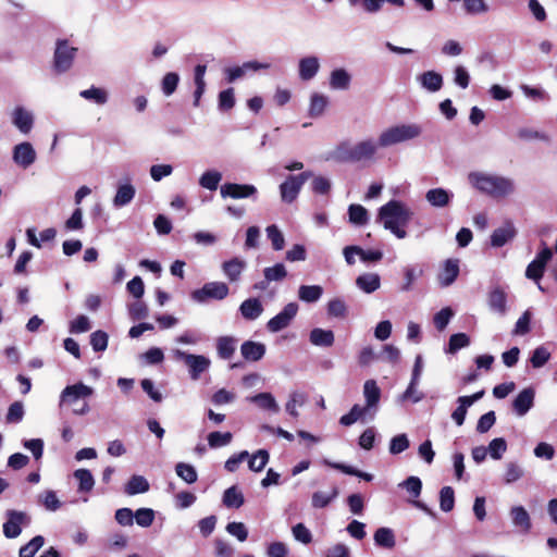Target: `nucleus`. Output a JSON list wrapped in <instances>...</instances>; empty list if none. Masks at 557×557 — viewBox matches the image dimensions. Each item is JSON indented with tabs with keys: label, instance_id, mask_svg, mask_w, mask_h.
Wrapping results in <instances>:
<instances>
[{
	"label": "nucleus",
	"instance_id": "obj_1",
	"mask_svg": "<svg viewBox=\"0 0 557 557\" xmlns=\"http://www.w3.org/2000/svg\"><path fill=\"white\" fill-rule=\"evenodd\" d=\"M467 180L473 189L493 199L508 198L517 189L513 178L492 172L472 171Z\"/></svg>",
	"mask_w": 557,
	"mask_h": 557
},
{
	"label": "nucleus",
	"instance_id": "obj_2",
	"mask_svg": "<svg viewBox=\"0 0 557 557\" xmlns=\"http://www.w3.org/2000/svg\"><path fill=\"white\" fill-rule=\"evenodd\" d=\"M413 215L411 209L399 200H389L379 209L377 218L383 223L385 230L389 231L398 239L407 237L404 227L409 223Z\"/></svg>",
	"mask_w": 557,
	"mask_h": 557
},
{
	"label": "nucleus",
	"instance_id": "obj_3",
	"mask_svg": "<svg viewBox=\"0 0 557 557\" xmlns=\"http://www.w3.org/2000/svg\"><path fill=\"white\" fill-rule=\"evenodd\" d=\"M422 134V126L418 123H399L384 128L380 135L382 149L405 144L417 139Z\"/></svg>",
	"mask_w": 557,
	"mask_h": 557
},
{
	"label": "nucleus",
	"instance_id": "obj_4",
	"mask_svg": "<svg viewBox=\"0 0 557 557\" xmlns=\"http://www.w3.org/2000/svg\"><path fill=\"white\" fill-rule=\"evenodd\" d=\"M173 357L175 360L183 361L188 369V373L191 380H199L200 375L208 371L211 361L203 355L188 354L181 349L173 350Z\"/></svg>",
	"mask_w": 557,
	"mask_h": 557
},
{
	"label": "nucleus",
	"instance_id": "obj_5",
	"mask_svg": "<svg viewBox=\"0 0 557 557\" xmlns=\"http://www.w3.org/2000/svg\"><path fill=\"white\" fill-rule=\"evenodd\" d=\"M230 293L228 286L223 282H209L201 288L191 292L190 297L197 304H207L209 300H222Z\"/></svg>",
	"mask_w": 557,
	"mask_h": 557
},
{
	"label": "nucleus",
	"instance_id": "obj_6",
	"mask_svg": "<svg viewBox=\"0 0 557 557\" xmlns=\"http://www.w3.org/2000/svg\"><path fill=\"white\" fill-rule=\"evenodd\" d=\"M77 48L70 46L66 39H59L53 54V70L58 74L67 72L75 59Z\"/></svg>",
	"mask_w": 557,
	"mask_h": 557
},
{
	"label": "nucleus",
	"instance_id": "obj_7",
	"mask_svg": "<svg viewBox=\"0 0 557 557\" xmlns=\"http://www.w3.org/2000/svg\"><path fill=\"white\" fill-rule=\"evenodd\" d=\"M542 250L536 255L534 260L528 264L525 269V277L534 281L536 284H539V281H541L543 277L545 268L553 257L552 249L548 248L544 242L542 243Z\"/></svg>",
	"mask_w": 557,
	"mask_h": 557
},
{
	"label": "nucleus",
	"instance_id": "obj_8",
	"mask_svg": "<svg viewBox=\"0 0 557 557\" xmlns=\"http://www.w3.org/2000/svg\"><path fill=\"white\" fill-rule=\"evenodd\" d=\"M7 521L3 523V534L7 539H15L22 532V525L30 523V517L24 512L9 509L5 512Z\"/></svg>",
	"mask_w": 557,
	"mask_h": 557
},
{
	"label": "nucleus",
	"instance_id": "obj_9",
	"mask_svg": "<svg viewBox=\"0 0 557 557\" xmlns=\"http://www.w3.org/2000/svg\"><path fill=\"white\" fill-rule=\"evenodd\" d=\"M94 394V388L82 383H75L73 385H67L60 394L59 406H73L78 400L87 399Z\"/></svg>",
	"mask_w": 557,
	"mask_h": 557
},
{
	"label": "nucleus",
	"instance_id": "obj_10",
	"mask_svg": "<svg viewBox=\"0 0 557 557\" xmlns=\"http://www.w3.org/2000/svg\"><path fill=\"white\" fill-rule=\"evenodd\" d=\"M379 149H382L379 138L367 137L357 141L354 144V163L373 161Z\"/></svg>",
	"mask_w": 557,
	"mask_h": 557
},
{
	"label": "nucleus",
	"instance_id": "obj_11",
	"mask_svg": "<svg viewBox=\"0 0 557 557\" xmlns=\"http://www.w3.org/2000/svg\"><path fill=\"white\" fill-rule=\"evenodd\" d=\"M298 312V305L296 302L287 304L282 311L270 319L267 323V329L272 333H277L287 327Z\"/></svg>",
	"mask_w": 557,
	"mask_h": 557
},
{
	"label": "nucleus",
	"instance_id": "obj_12",
	"mask_svg": "<svg viewBox=\"0 0 557 557\" xmlns=\"http://www.w3.org/2000/svg\"><path fill=\"white\" fill-rule=\"evenodd\" d=\"M363 397L366 405L363 408L373 418L379 410L381 399V389L374 380H367L363 384Z\"/></svg>",
	"mask_w": 557,
	"mask_h": 557
},
{
	"label": "nucleus",
	"instance_id": "obj_13",
	"mask_svg": "<svg viewBox=\"0 0 557 557\" xmlns=\"http://www.w3.org/2000/svg\"><path fill=\"white\" fill-rule=\"evenodd\" d=\"M222 198L244 199L257 194V188L250 184L225 183L221 186Z\"/></svg>",
	"mask_w": 557,
	"mask_h": 557
},
{
	"label": "nucleus",
	"instance_id": "obj_14",
	"mask_svg": "<svg viewBox=\"0 0 557 557\" xmlns=\"http://www.w3.org/2000/svg\"><path fill=\"white\" fill-rule=\"evenodd\" d=\"M36 151L28 141H23L14 146L12 151L13 161L22 169L29 168L36 161Z\"/></svg>",
	"mask_w": 557,
	"mask_h": 557
},
{
	"label": "nucleus",
	"instance_id": "obj_15",
	"mask_svg": "<svg viewBox=\"0 0 557 557\" xmlns=\"http://www.w3.org/2000/svg\"><path fill=\"white\" fill-rule=\"evenodd\" d=\"M12 124L22 133L28 134L34 126V114L23 106H16L11 113Z\"/></svg>",
	"mask_w": 557,
	"mask_h": 557
},
{
	"label": "nucleus",
	"instance_id": "obj_16",
	"mask_svg": "<svg viewBox=\"0 0 557 557\" xmlns=\"http://www.w3.org/2000/svg\"><path fill=\"white\" fill-rule=\"evenodd\" d=\"M426 202L435 208V209H444L447 208L453 199L454 193L449 189H445L443 187L431 188L425 193Z\"/></svg>",
	"mask_w": 557,
	"mask_h": 557
},
{
	"label": "nucleus",
	"instance_id": "obj_17",
	"mask_svg": "<svg viewBox=\"0 0 557 557\" xmlns=\"http://www.w3.org/2000/svg\"><path fill=\"white\" fill-rule=\"evenodd\" d=\"M484 396V391H479L470 396H460L457 399L458 407L453 411L451 419L455 423L460 426L465 423L467 410L475 401L480 400Z\"/></svg>",
	"mask_w": 557,
	"mask_h": 557
},
{
	"label": "nucleus",
	"instance_id": "obj_18",
	"mask_svg": "<svg viewBox=\"0 0 557 557\" xmlns=\"http://www.w3.org/2000/svg\"><path fill=\"white\" fill-rule=\"evenodd\" d=\"M416 79L422 89L431 94L440 91L444 85L443 75L434 70L419 74Z\"/></svg>",
	"mask_w": 557,
	"mask_h": 557
},
{
	"label": "nucleus",
	"instance_id": "obj_19",
	"mask_svg": "<svg viewBox=\"0 0 557 557\" xmlns=\"http://www.w3.org/2000/svg\"><path fill=\"white\" fill-rule=\"evenodd\" d=\"M517 234V230L511 221H506L500 227L494 230L491 235V246L500 248L508 242L512 240Z\"/></svg>",
	"mask_w": 557,
	"mask_h": 557
},
{
	"label": "nucleus",
	"instance_id": "obj_20",
	"mask_svg": "<svg viewBox=\"0 0 557 557\" xmlns=\"http://www.w3.org/2000/svg\"><path fill=\"white\" fill-rule=\"evenodd\" d=\"M320 70V61L314 55L301 58L298 63V75L301 81H311Z\"/></svg>",
	"mask_w": 557,
	"mask_h": 557
},
{
	"label": "nucleus",
	"instance_id": "obj_21",
	"mask_svg": "<svg viewBox=\"0 0 557 557\" xmlns=\"http://www.w3.org/2000/svg\"><path fill=\"white\" fill-rule=\"evenodd\" d=\"M535 393L533 388L522 389L513 399L512 407L519 417H523L533 407Z\"/></svg>",
	"mask_w": 557,
	"mask_h": 557
},
{
	"label": "nucleus",
	"instance_id": "obj_22",
	"mask_svg": "<svg viewBox=\"0 0 557 557\" xmlns=\"http://www.w3.org/2000/svg\"><path fill=\"white\" fill-rule=\"evenodd\" d=\"M459 274V261L457 259H448L445 261L437 280L442 287L450 286Z\"/></svg>",
	"mask_w": 557,
	"mask_h": 557
},
{
	"label": "nucleus",
	"instance_id": "obj_23",
	"mask_svg": "<svg viewBox=\"0 0 557 557\" xmlns=\"http://www.w3.org/2000/svg\"><path fill=\"white\" fill-rule=\"evenodd\" d=\"M510 518L513 527L522 533H529L532 528L531 517L523 506H513L510 509Z\"/></svg>",
	"mask_w": 557,
	"mask_h": 557
},
{
	"label": "nucleus",
	"instance_id": "obj_24",
	"mask_svg": "<svg viewBox=\"0 0 557 557\" xmlns=\"http://www.w3.org/2000/svg\"><path fill=\"white\" fill-rule=\"evenodd\" d=\"M265 345L259 342L246 341L240 346V354L247 361H259L265 355Z\"/></svg>",
	"mask_w": 557,
	"mask_h": 557
},
{
	"label": "nucleus",
	"instance_id": "obj_25",
	"mask_svg": "<svg viewBox=\"0 0 557 557\" xmlns=\"http://www.w3.org/2000/svg\"><path fill=\"white\" fill-rule=\"evenodd\" d=\"M246 399L270 413H278L280 411V406L271 393H259L253 396H249Z\"/></svg>",
	"mask_w": 557,
	"mask_h": 557
},
{
	"label": "nucleus",
	"instance_id": "obj_26",
	"mask_svg": "<svg viewBox=\"0 0 557 557\" xmlns=\"http://www.w3.org/2000/svg\"><path fill=\"white\" fill-rule=\"evenodd\" d=\"M302 186L294 178V175H288L286 180L280 185V194L283 202L292 203L299 195Z\"/></svg>",
	"mask_w": 557,
	"mask_h": 557
},
{
	"label": "nucleus",
	"instance_id": "obj_27",
	"mask_svg": "<svg viewBox=\"0 0 557 557\" xmlns=\"http://www.w3.org/2000/svg\"><path fill=\"white\" fill-rule=\"evenodd\" d=\"M242 317L248 321L257 320L263 312V306L258 298H248L239 306Z\"/></svg>",
	"mask_w": 557,
	"mask_h": 557
},
{
	"label": "nucleus",
	"instance_id": "obj_28",
	"mask_svg": "<svg viewBox=\"0 0 557 557\" xmlns=\"http://www.w3.org/2000/svg\"><path fill=\"white\" fill-rule=\"evenodd\" d=\"M356 286L366 294H372L381 286V277L376 273H363L356 278Z\"/></svg>",
	"mask_w": 557,
	"mask_h": 557
},
{
	"label": "nucleus",
	"instance_id": "obj_29",
	"mask_svg": "<svg viewBox=\"0 0 557 557\" xmlns=\"http://www.w3.org/2000/svg\"><path fill=\"white\" fill-rule=\"evenodd\" d=\"M327 159L337 162L354 163V145H351L348 140L341 141L330 153Z\"/></svg>",
	"mask_w": 557,
	"mask_h": 557
},
{
	"label": "nucleus",
	"instance_id": "obj_30",
	"mask_svg": "<svg viewBox=\"0 0 557 557\" xmlns=\"http://www.w3.org/2000/svg\"><path fill=\"white\" fill-rule=\"evenodd\" d=\"M351 83V75L345 69H335L330 74V87L334 90H347Z\"/></svg>",
	"mask_w": 557,
	"mask_h": 557
},
{
	"label": "nucleus",
	"instance_id": "obj_31",
	"mask_svg": "<svg viewBox=\"0 0 557 557\" xmlns=\"http://www.w3.org/2000/svg\"><path fill=\"white\" fill-rule=\"evenodd\" d=\"M246 268V262L239 258H233L223 262L222 270L224 275L230 282H237L240 278L242 272Z\"/></svg>",
	"mask_w": 557,
	"mask_h": 557
},
{
	"label": "nucleus",
	"instance_id": "obj_32",
	"mask_svg": "<svg viewBox=\"0 0 557 557\" xmlns=\"http://www.w3.org/2000/svg\"><path fill=\"white\" fill-rule=\"evenodd\" d=\"M135 195H136V189L132 184H129V183L121 184V185H119L116 194L113 198V206L115 208L125 207L132 202Z\"/></svg>",
	"mask_w": 557,
	"mask_h": 557
},
{
	"label": "nucleus",
	"instance_id": "obj_33",
	"mask_svg": "<svg viewBox=\"0 0 557 557\" xmlns=\"http://www.w3.org/2000/svg\"><path fill=\"white\" fill-rule=\"evenodd\" d=\"M506 304L507 295L502 288L496 287L490 292L488 306L492 311L497 312L500 315H504L507 311Z\"/></svg>",
	"mask_w": 557,
	"mask_h": 557
},
{
	"label": "nucleus",
	"instance_id": "obj_34",
	"mask_svg": "<svg viewBox=\"0 0 557 557\" xmlns=\"http://www.w3.org/2000/svg\"><path fill=\"white\" fill-rule=\"evenodd\" d=\"M237 339L232 336H221L216 339V351L221 359L228 360L236 350Z\"/></svg>",
	"mask_w": 557,
	"mask_h": 557
},
{
	"label": "nucleus",
	"instance_id": "obj_35",
	"mask_svg": "<svg viewBox=\"0 0 557 557\" xmlns=\"http://www.w3.org/2000/svg\"><path fill=\"white\" fill-rule=\"evenodd\" d=\"M310 343L319 347H331L334 344V333L331 330L315 327L310 332Z\"/></svg>",
	"mask_w": 557,
	"mask_h": 557
},
{
	"label": "nucleus",
	"instance_id": "obj_36",
	"mask_svg": "<svg viewBox=\"0 0 557 557\" xmlns=\"http://www.w3.org/2000/svg\"><path fill=\"white\" fill-rule=\"evenodd\" d=\"M322 295L323 288L320 285H300L298 288V298L307 304L319 301Z\"/></svg>",
	"mask_w": 557,
	"mask_h": 557
},
{
	"label": "nucleus",
	"instance_id": "obj_37",
	"mask_svg": "<svg viewBox=\"0 0 557 557\" xmlns=\"http://www.w3.org/2000/svg\"><path fill=\"white\" fill-rule=\"evenodd\" d=\"M79 96L85 100L91 101L98 106H103L109 100V94L106 89L91 86L88 89L79 91Z\"/></svg>",
	"mask_w": 557,
	"mask_h": 557
},
{
	"label": "nucleus",
	"instance_id": "obj_38",
	"mask_svg": "<svg viewBox=\"0 0 557 557\" xmlns=\"http://www.w3.org/2000/svg\"><path fill=\"white\" fill-rule=\"evenodd\" d=\"M374 542L377 546L383 548H393L396 544L394 531L389 528H379L374 533Z\"/></svg>",
	"mask_w": 557,
	"mask_h": 557
},
{
	"label": "nucleus",
	"instance_id": "obj_39",
	"mask_svg": "<svg viewBox=\"0 0 557 557\" xmlns=\"http://www.w3.org/2000/svg\"><path fill=\"white\" fill-rule=\"evenodd\" d=\"M245 498L236 485H233L224 491L223 504L227 508H239L244 505Z\"/></svg>",
	"mask_w": 557,
	"mask_h": 557
},
{
	"label": "nucleus",
	"instance_id": "obj_40",
	"mask_svg": "<svg viewBox=\"0 0 557 557\" xmlns=\"http://www.w3.org/2000/svg\"><path fill=\"white\" fill-rule=\"evenodd\" d=\"M307 401V396L302 392H292L289 394V398L287 403L285 404V410L286 412L292 416L293 418H298L299 412L297 410V407H302Z\"/></svg>",
	"mask_w": 557,
	"mask_h": 557
},
{
	"label": "nucleus",
	"instance_id": "obj_41",
	"mask_svg": "<svg viewBox=\"0 0 557 557\" xmlns=\"http://www.w3.org/2000/svg\"><path fill=\"white\" fill-rule=\"evenodd\" d=\"M222 181V173L218 170H208L199 177V185L210 191L216 190Z\"/></svg>",
	"mask_w": 557,
	"mask_h": 557
},
{
	"label": "nucleus",
	"instance_id": "obj_42",
	"mask_svg": "<svg viewBox=\"0 0 557 557\" xmlns=\"http://www.w3.org/2000/svg\"><path fill=\"white\" fill-rule=\"evenodd\" d=\"M149 491V482L143 475H133L125 485V493L127 495H136Z\"/></svg>",
	"mask_w": 557,
	"mask_h": 557
},
{
	"label": "nucleus",
	"instance_id": "obj_43",
	"mask_svg": "<svg viewBox=\"0 0 557 557\" xmlns=\"http://www.w3.org/2000/svg\"><path fill=\"white\" fill-rule=\"evenodd\" d=\"M338 495L337 487H332L330 492L318 491L312 494L311 505L313 508H325Z\"/></svg>",
	"mask_w": 557,
	"mask_h": 557
},
{
	"label": "nucleus",
	"instance_id": "obj_44",
	"mask_svg": "<svg viewBox=\"0 0 557 557\" xmlns=\"http://www.w3.org/2000/svg\"><path fill=\"white\" fill-rule=\"evenodd\" d=\"M524 475V469L516 461H509L505 465L504 483L509 485L512 484Z\"/></svg>",
	"mask_w": 557,
	"mask_h": 557
},
{
	"label": "nucleus",
	"instance_id": "obj_45",
	"mask_svg": "<svg viewBox=\"0 0 557 557\" xmlns=\"http://www.w3.org/2000/svg\"><path fill=\"white\" fill-rule=\"evenodd\" d=\"M326 106L327 97L319 92H313L310 97L308 113L311 117H319L323 114Z\"/></svg>",
	"mask_w": 557,
	"mask_h": 557
},
{
	"label": "nucleus",
	"instance_id": "obj_46",
	"mask_svg": "<svg viewBox=\"0 0 557 557\" xmlns=\"http://www.w3.org/2000/svg\"><path fill=\"white\" fill-rule=\"evenodd\" d=\"M324 463L327 465L329 467L333 468V469H336V470H339L342 471L343 473L345 474H349V475H355V476H358L364 481H372L373 480V475L370 474V473H367V472H363V471H360L351 466H348V465H345V463H342V462H333V461H330V460H324Z\"/></svg>",
	"mask_w": 557,
	"mask_h": 557
},
{
	"label": "nucleus",
	"instance_id": "obj_47",
	"mask_svg": "<svg viewBox=\"0 0 557 557\" xmlns=\"http://www.w3.org/2000/svg\"><path fill=\"white\" fill-rule=\"evenodd\" d=\"M423 274V270L419 265H407L404 268V284L401 290L409 292L413 283Z\"/></svg>",
	"mask_w": 557,
	"mask_h": 557
},
{
	"label": "nucleus",
	"instance_id": "obj_48",
	"mask_svg": "<svg viewBox=\"0 0 557 557\" xmlns=\"http://www.w3.org/2000/svg\"><path fill=\"white\" fill-rule=\"evenodd\" d=\"M348 215L350 223L355 225H364L369 221L368 211L361 205H350L348 208Z\"/></svg>",
	"mask_w": 557,
	"mask_h": 557
},
{
	"label": "nucleus",
	"instance_id": "obj_49",
	"mask_svg": "<svg viewBox=\"0 0 557 557\" xmlns=\"http://www.w3.org/2000/svg\"><path fill=\"white\" fill-rule=\"evenodd\" d=\"M74 478L78 480L79 492H90L95 485L91 472L87 469H77L74 471Z\"/></svg>",
	"mask_w": 557,
	"mask_h": 557
},
{
	"label": "nucleus",
	"instance_id": "obj_50",
	"mask_svg": "<svg viewBox=\"0 0 557 557\" xmlns=\"http://www.w3.org/2000/svg\"><path fill=\"white\" fill-rule=\"evenodd\" d=\"M175 472L187 484H193L197 481L198 474L194 466L185 462H178L175 466Z\"/></svg>",
	"mask_w": 557,
	"mask_h": 557
},
{
	"label": "nucleus",
	"instance_id": "obj_51",
	"mask_svg": "<svg viewBox=\"0 0 557 557\" xmlns=\"http://www.w3.org/2000/svg\"><path fill=\"white\" fill-rule=\"evenodd\" d=\"M248 467L251 471L260 472L264 469L269 461V453L265 449H259L251 457H248Z\"/></svg>",
	"mask_w": 557,
	"mask_h": 557
},
{
	"label": "nucleus",
	"instance_id": "obj_52",
	"mask_svg": "<svg viewBox=\"0 0 557 557\" xmlns=\"http://www.w3.org/2000/svg\"><path fill=\"white\" fill-rule=\"evenodd\" d=\"M367 414L369 412L363 407L354 405L348 413L341 417L339 423L344 426H350Z\"/></svg>",
	"mask_w": 557,
	"mask_h": 557
},
{
	"label": "nucleus",
	"instance_id": "obj_53",
	"mask_svg": "<svg viewBox=\"0 0 557 557\" xmlns=\"http://www.w3.org/2000/svg\"><path fill=\"white\" fill-rule=\"evenodd\" d=\"M45 539L41 535H36L27 544L22 546L18 552L20 557H34L36 553L44 546Z\"/></svg>",
	"mask_w": 557,
	"mask_h": 557
},
{
	"label": "nucleus",
	"instance_id": "obj_54",
	"mask_svg": "<svg viewBox=\"0 0 557 557\" xmlns=\"http://www.w3.org/2000/svg\"><path fill=\"white\" fill-rule=\"evenodd\" d=\"M470 344V338L465 333L453 334L449 338V343L447 348H445V352L447 354H456L459 349L468 347Z\"/></svg>",
	"mask_w": 557,
	"mask_h": 557
},
{
	"label": "nucleus",
	"instance_id": "obj_55",
	"mask_svg": "<svg viewBox=\"0 0 557 557\" xmlns=\"http://www.w3.org/2000/svg\"><path fill=\"white\" fill-rule=\"evenodd\" d=\"M455 506V492L451 486H444L440 491V507L444 512H449Z\"/></svg>",
	"mask_w": 557,
	"mask_h": 557
},
{
	"label": "nucleus",
	"instance_id": "obj_56",
	"mask_svg": "<svg viewBox=\"0 0 557 557\" xmlns=\"http://www.w3.org/2000/svg\"><path fill=\"white\" fill-rule=\"evenodd\" d=\"M410 442L405 433L398 434L392 437L388 446V450L392 455H398L408 449Z\"/></svg>",
	"mask_w": 557,
	"mask_h": 557
},
{
	"label": "nucleus",
	"instance_id": "obj_57",
	"mask_svg": "<svg viewBox=\"0 0 557 557\" xmlns=\"http://www.w3.org/2000/svg\"><path fill=\"white\" fill-rule=\"evenodd\" d=\"M267 236L270 239L274 250L280 251L284 248L285 239L282 232L275 224L269 225L265 228Z\"/></svg>",
	"mask_w": 557,
	"mask_h": 557
},
{
	"label": "nucleus",
	"instance_id": "obj_58",
	"mask_svg": "<svg viewBox=\"0 0 557 557\" xmlns=\"http://www.w3.org/2000/svg\"><path fill=\"white\" fill-rule=\"evenodd\" d=\"M233 435L231 432H211L208 435V445L211 448H219L228 445L232 442Z\"/></svg>",
	"mask_w": 557,
	"mask_h": 557
},
{
	"label": "nucleus",
	"instance_id": "obj_59",
	"mask_svg": "<svg viewBox=\"0 0 557 557\" xmlns=\"http://www.w3.org/2000/svg\"><path fill=\"white\" fill-rule=\"evenodd\" d=\"M419 382H414L410 380L408 387L406 391L399 396L400 401L410 400L413 404L421 401L424 397L423 393L418 391Z\"/></svg>",
	"mask_w": 557,
	"mask_h": 557
},
{
	"label": "nucleus",
	"instance_id": "obj_60",
	"mask_svg": "<svg viewBox=\"0 0 557 557\" xmlns=\"http://www.w3.org/2000/svg\"><path fill=\"white\" fill-rule=\"evenodd\" d=\"M264 277L270 282H278L287 276L286 268L283 263H276L263 270Z\"/></svg>",
	"mask_w": 557,
	"mask_h": 557
},
{
	"label": "nucleus",
	"instance_id": "obj_61",
	"mask_svg": "<svg viewBox=\"0 0 557 557\" xmlns=\"http://www.w3.org/2000/svg\"><path fill=\"white\" fill-rule=\"evenodd\" d=\"M404 487L414 499L418 498L422 491V481L420 478L411 475L399 484Z\"/></svg>",
	"mask_w": 557,
	"mask_h": 557
},
{
	"label": "nucleus",
	"instance_id": "obj_62",
	"mask_svg": "<svg viewBox=\"0 0 557 557\" xmlns=\"http://www.w3.org/2000/svg\"><path fill=\"white\" fill-rule=\"evenodd\" d=\"M327 314L333 318H345L347 306L341 298H333L327 302Z\"/></svg>",
	"mask_w": 557,
	"mask_h": 557
},
{
	"label": "nucleus",
	"instance_id": "obj_63",
	"mask_svg": "<svg viewBox=\"0 0 557 557\" xmlns=\"http://www.w3.org/2000/svg\"><path fill=\"white\" fill-rule=\"evenodd\" d=\"M453 317H454V311L451 308L445 307V308L441 309L437 313H435V315L433 318L435 327L440 332L444 331Z\"/></svg>",
	"mask_w": 557,
	"mask_h": 557
},
{
	"label": "nucleus",
	"instance_id": "obj_64",
	"mask_svg": "<svg viewBox=\"0 0 557 557\" xmlns=\"http://www.w3.org/2000/svg\"><path fill=\"white\" fill-rule=\"evenodd\" d=\"M178 82L180 76L177 73H166L161 82L162 92L168 97L171 96L176 90Z\"/></svg>",
	"mask_w": 557,
	"mask_h": 557
}]
</instances>
